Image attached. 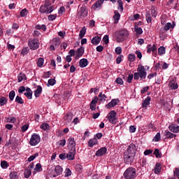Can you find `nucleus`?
<instances>
[{
  "label": "nucleus",
  "instance_id": "3",
  "mask_svg": "<svg viewBox=\"0 0 179 179\" xmlns=\"http://www.w3.org/2000/svg\"><path fill=\"white\" fill-rule=\"evenodd\" d=\"M54 11V6H51L50 0H45V4L39 8L40 13H46L47 15Z\"/></svg>",
  "mask_w": 179,
  "mask_h": 179
},
{
  "label": "nucleus",
  "instance_id": "5",
  "mask_svg": "<svg viewBox=\"0 0 179 179\" xmlns=\"http://www.w3.org/2000/svg\"><path fill=\"white\" fill-rule=\"evenodd\" d=\"M87 15V7H86L85 6H83L81 7L80 6H78V8L77 10V17H78V19H83V17H86Z\"/></svg>",
  "mask_w": 179,
  "mask_h": 179
},
{
  "label": "nucleus",
  "instance_id": "19",
  "mask_svg": "<svg viewBox=\"0 0 179 179\" xmlns=\"http://www.w3.org/2000/svg\"><path fill=\"white\" fill-rule=\"evenodd\" d=\"M169 131L173 132L174 134H178L179 132V126L177 124H171L169 127Z\"/></svg>",
  "mask_w": 179,
  "mask_h": 179
},
{
  "label": "nucleus",
  "instance_id": "24",
  "mask_svg": "<svg viewBox=\"0 0 179 179\" xmlns=\"http://www.w3.org/2000/svg\"><path fill=\"white\" fill-rule=\"evenodd\" d=\"M89 65V62L86 59H81L79 62V66L80 68H86Z\"/></svg>",
  "mask_w": 179,
  "mask_h": 179
},
{
  "label": "nucleus",
  "instance_id": "23",
  "mask_svg": "<svg viewBox=\"0 0 179 179\" xmlns=\"http://www.w3.org/2000/svg\"><path fill=\"white\" fill-rule=\"evenodd\" d=\"M117 104H118V101L117 99H113L106 106V108H111L112 107H115Z\"/></svg>",
  "mask_w": 179,
  "mask_h": 179
},
{
  "label": "nucleus",
  "instance_id": "54",
  "mask_svg": "<svg viewBox=\"0 0 179 179\" xmlns=\"http://www.w3.org/2000/svg\"><path fill=\"white\" fill-rule=\"evenodd\" d=\"M54 85H55V79H49L48 81V86H54Z\"/></svg>",
  "mask_w": 179,
  "mask_h": 179
},
{
  "label": "nucleus",
  "instance_id": "15",
  "mask_svg": "<svg viewBox=\"0 0 179 179\" xmlns=\"http://www.w3.org/2000/svg\"><path fill=\"white\" fill-rule=\"evenodd\" d=\"M169 86L171 90H177V89H178V84L177 83V81L176 80H170Z\"/></svg>",
  "mask_w": 179,
  "mask_h": 179
},
{
  "label": "nucleus",
  "instance_id": "62",
  "mask_svg": "<svg viewBox=\"0 0 179 179\" xmlns=\"http://www.w3.org/2000/svg\"><path fill=\"white\" fill-rule=\"evenodd\" d=\"M174 176L179 179V168H176L173 171Z\"/></svg>",
  "mask_w": 179,
  "mask_h": 179
},
{
  "label": "nucleus",
  "instance_id": "63",
  "mask_svg": "<svg viewBox=\"0 0 179 179\" xmlns=\"http://www.w3.org/2000/svg\"><path fill=\"white\" fill-rule=\"evenodd\" d=\"M148 90H149V86L143 87L142 90H141V94H145V93H146Z\"/></svg>",
  "mask_w": 179,
  "mask_h": 179
},
{
  "label": "nucleus",
  "instance_id": "43",
  "mask_svg": "<svg viewBox=\"0 0 179 179\" xmlns=\"http://www.w3.org/2000/svg\"><path fill=\"white\" fill-rule=\"evenodd\" d=\"M43 65H44V59H43V57H40L38 59L37 66L39 68H41Z\"/></svg>",
  "mask_w": 179,
  "mask_h": 179
},
{
  "label": "nucleus",
  "instance_id": "38",
  "mask_svg": "<svg viewBox=\"0 0 179 179\" xmlns=\"http://www.w3.org/2000/svg\"><path fill=\"white\" fill-rule=\"evenodd\" d=\"M35 29H36V30H43V31H45L47 30V27L44 24H37L36 25Z\"/></svg>",
  "mask_w": 179,
  "mask_h": 179
},
{
  "label": "nucleus",
  "instance_id": "29",
  "mask_svg": "<svg viewBox=\"0 0 179 179\" xmlns=\"http://www.w3.org/2000/svg\"><path fill=\"white\" fill-rule=\"evenodd\" d=\"M43 92V87L38 85L37 89L34 91L35 97H40V94Z\"/></svg>",
  "mask_w": 179,
  "mask_h": 179
},
{
  "label": "nucleus",
  "instance_id": "27",
  "mask_svg": "<svg viewBox=\"0 0 179 179\" xmlns=\"http://www.w3.org/2000/svg\"><path fill=\"white\" fill-rule=\"evenodd\" d=\"M94 145H97V138H91L88 141V146H90V148H93L94 146Z\"/></svg>",
  "mask_w": 179,
  "mask_h": 179
},
{
  "label": "nucleus",
  "instance_id": "13",
  "mask_svg": "<svg viewBox=\"0 0 179 179\" xmlns=\"http://www.w3.org/2000/svg\"><path fill=\"white\" fill-rule=\"evenodd\" d=\"M104 3V0H97L92 6V9L94 10H97L101 9V5Z\"/></svg>",
  "mask_w": 179,
  "mask_h": 179
},
{
  "label": "nucleus",
  "instance_id": "20",
  "mask_svg": "<svg viewBox=\"0 0 179 179\" xmlns=\"http://www.w3.org/2000/svg\"><path fill=\"white\" fill-rule=\"evenodd\" d=\"M26 92H27L24 94V96H27L29 100H31L33 97V92L31 91V89H30L29 87H27Z\"/></svg>",
  "mask_w": 179,
  "mask_h": 179
},
{
  "label": "nucleus",
  "instance_id": "26",
  "mask_svg": "<svg viewBox=\"0 0 179 179\" xmlns=\"http://www.w3.org/2000/svg\"><path fill=\"white\" fill-rule=\"evenodd\" d=\"M27 78H26V75L23 73H20L17 75V82L20 83V82L23 80H26Z\"/></svg>",
  "mask_w": 179,
  "mask_h": 179
},
{
  "label": "nucleus",
  "instance_id": "36",
  "mask_svg": "<svg viewBox=\"0 0 179 179\" xmlns=\"http://www.w3.org/2000/svg\"><path fill=\"white\" fill-rule=\"evenodd\" d=\"M6 103H8V99H6L5 98V96L0 97V106H1V107H3V106H5V104H6Z\"/></svg>",
  "mask_w": 179,
  "mask_h": 179
},
{
  "label": "nucleus",
  "instance_id": "1",
  "mask_svg": "<svg viewBox=\"0 0 179 179\" xmlns=\"http://www.w3.org/2000/svg\"><path fill=\"white\" fill-rule=\"evenodd\" d=\"M150 69V67L149 66H142L138 65L137 68V72L134 73V79L135 80H142V79H146V76H148V73L146 71H149Z\"/></svg>",
  "mask_w": 179,
  "mask_h": 179
},
{
  "label": "nucleus",
  "instance_id": "48",
  "mask_svg": "<svg viewBox=\"0 0 179 179\" xmlns=\"http://www.w3.org/2000/svg\"><path fill=\"white\" fill-rule=\"evenodd\" d=\"M64 120L67 121V122H71L72 121V115L71 113H68L64 116Z\"/></svg>",
  "mask_w": 179,
  "mask_h": 179
},
{
  "label": "nucleus",
  "instance_id": "18",
  "mask_svg": "<svg viewBox=\"0 0 179 179\" xmlns=\"http://www.w3.org/2000/svg\"><path fill=\"white\" fill-rule=\"evenodd\" d=\"M150 100H152V98H150V96H147V98L142 101V107L144 110H146L148 106L150 105Z\"/></svg>",
  "mask_w": 179,
  "mask_h": 179
},
{
  "label": "nucleus",
  "instance_id": "60",
  "mask_svg": "<svg viewBox=\"0 0 179 179\" xmlns=\"http://www.w3.org/2000/svg\"><path fill=\"white\" fill-rule=\"evenodd\" d=\"M59 146H65V145H66V140L65 139H62L60 140L59 142Z\"/></svg>",
  "mask_w": 179,
  "mask_h": 179
},
{
  "label": "nucleus",
  "instance_id": "55",
  "mask_svg": "<svg viewBox=\"0 0 179 179\" xmlns=\"http://www.w3.org/2000/svg\"><path fill=\"white\" fill-rule=\"evenodd\" d=\"M136 56L134 54H129L128 56V59L130 62H134L135 61Z\"/></svg>",
  "mask_w": 179,
  "mask_h": 179
},
{
  "label": "nucleus",
  "instance_id": "7",
  "mask_svg": "<svg viewBox=\"0 0 179 179\" xmlns=\"http://www.w3.org/2000/svg\"><path fill=\"white\" fill-rule=\"evenodd\" d=\"M28 45L33 51L38 50L40 47V41L37 38H31L28 41Z\"/></svg>",
  "mask_w": 179,
  "mask_h": 179
},
{
  "label": "nucleus",
  "instance_id": "10",
  "mask_svg": "<svg viewBox=\"0 0 179 179\" xmlns=\"http://www.w3.org/2000/svg\"><path fill=\"white\" fill-rule=\"evenodd\" d=\"M110 124H117V112L115 110L110 111L106 117Z\"/></svg>",
  "mask_w": 179,
  "mask_h": 179
},
{
  "label": "nucleus",
  "instance_id": "58",
  "mask_svg": "<svg viewBox=\"0 0 179 179\" xmlns=\"http://www.w3.org/2000/svg\"><path fill=\"white\" fill-rule=\"evenodd\" d=\"M69 54L70 57H76V52L73 49L70 50Z\"/></svg>",
  "mask_w": 179,
  "mask_h": 179
},
{
  "label": "nucleus",
  "instance_id": "39",
  "mask_svg": "<svg viewBox=\"0 0 179 179\" xmlns=\"http://www.w3.org/2000/svg\"><path fill=\"white\" fill-rule=\"evenodd\" d=\"M134 31H136V34H138V36H141V34H142V33H143L142 28H141L136 25L134 27Z\"/></svg>",
  "mask_w": 179,
  "mask_h": 179
},
{
  "label": "nucleus",
  "instance_id": "28",
  "mask_svg": "<svg viewBox=\"0 0 179 179\" xmlns=\"http://www.w3.org/2000/svg\"><path fill=\"white\" fill-rule=\"evenodd\" d=\"M76 151L70 152L66 155V158L68 160H75V154Z\"/></svg>",
  "mask_w": 179,
  "mask_h": 179
},
{
  "label": "nucleus",
  "instance_id": "45",
  "mask_svg": "<svg viewBox=\"0 0 179 179\" xmlns=\"http://www.w3.org/2000/svg\"><path fill=\"white\" fill-rule=\"evenodd\" d=\"M29 13V10L27 9L24 8L20 11V16L21 17H24V16H27V14Z\"/></svg>",
  "mask_w": 179,
  "mask_h": 179
},
{
  "label": "nucleus",
  "instance_id": "14",
  "mask_svg": "<svg viewBox=\"0 0 179 179\" xmlns=\"http://www.w3.org/2000/svg\"><path fill=\"white\" fill-rule=\"evenodd\" d=\"M126 153H132L133 155H136V145L134 143H131L127 150L125 151Z\"/></svg>",
  "mask_w": 179,
  "mask_h": 179
},
{
  "label": "nucleus",
  "instance_id": "44",
  "mask_svg": "<svg viewBox=\"0 0 179 179\" xmlns=\"http://www.w3.org/2000/svg\"><path fill=\"white\" fill-rule=\"evenodd\" d=\"M15 96H16V94H15V91L13 90L9 92L8 97L10 101H13Z\"/></svg>",
  "mask_w": 179,
  "mask_h": 179
},
{
  "label": "nucleus",
  "instance_id": "57",
  "mask_svg": "<svg viewBox=\"0 0 179 179\" xmlns=\"http://www.w3.org/2000/svg\"><path fill=\"white\" fill-rule=\"evenodd\" d=\"M71 175H72V171H71V169H66L64 177H69V176H71Z\"/></svg>",
  "mask_w": 179,
  "mask_h": 179
},
{
  "label": "nucleus",
  "instance_id": "6",
  "mask_svg": "<svg viewBox=\"0 0 179 179\" xmlns=\"http://www.w3.org/2000/svg\"><path fill=\"white\" fill-rule=\"evenodd\" d=\"M63 171H64V169L62 168V166L59 165H57L55 167V171H52L50 172H48V174L50 177H51L52 178H55L56 177H58V176H61Z\"/></svg>",
  "mask_w": 179,
  "mask_h": 179
},
{
  "label": "nucleus",
  "instance_id": "47",
  "mask_svg": "<svg viewBox=\"0 0 179 179\" xmlns=\"http://www.w3.org/2000/svg\"><path fill=\"white\" fill-rule=\"evenodd\" d=\"M15 103H17L18 104H23V103H24V101H23V99H22V97L17 96L15 97Z\"/></svg>",
  "mask_w": 179,
  "mask_h": 179
},
{
  "label": "nucleus",
  "instance_id": "8",
  "mask_svg": "<svg viewBox=\"0 0 179 179\" xmlns=\"http://www.w3.org/2000/svg\"><path fill=\"white\" fill-rule=\"evenodd\" d=\"M136 155L133 153H128L125 152L124 153V162L126 164H131V163H134V160L135 159V156Z\"/></svg>",
  "mask_w": 179,
  "mask_h": 179
},
{
  "label": "nucleus",
  "instance_id": "53",
  "mask_svg": "<svg viewBox=\"0 0 179 179\" xmlns=\"http://www.w3.org/2000/svg\"><path fill=\"white\" fill-rule=\"evenodd\" d=\"M151 15L152 17H156L157 16V10L155 8H151Z\"/></svg>",
  "mask_w": 179,
  "mask_h": 179
},
{
  "label": "nucleus",
  "instance_id": "17",
  "mask_svg": "<svg viewBox=\"0 0 179 179\" xmlns=\"http://www.w3.org/2000/svg\"><path fill=\"white\" fill-rule=\"evenodd\" d=\"M176 136H177V134H174L169 131L164 132V139H173V138H176Z\"/></svg>",
  "mask_w": 179,
  "mask_h": 179
},
{
  "label": "nucleus",
  "instance_id": "21",
  "mask_svg": "<svg viewBox=\"0 0 179 179\" xmlns=\"http://www.w3.org/2000/svg\"><path fill=\"white\" fill-rule=\"evenodd\" d=\"M114 13H115L113 15L114 23L117 24V23H118V22L120 21V19H121V15L117 10H115Z\"/></svg>",
  "mask_w": 179,
  "mask_h": 179
},
{
  "label": "nucleus",
  "instance_id": "41",
  "mask_svg": "<svg viewBox=\"0 0 179 179\" xmlns=\"http://www.w3.org/2000/svg\"><path fill=\"white\" fill-rule=\"evenodd\" d=\"M171 29H174V25H172L170 22H167L164 26V30H166V31H169Z\"/></svg>",
  "mask_w": 179,
  "mask_h": 179
},
{
  "label": "nucleus",
  "instance_id": "4",
  "mask_svg": "<svg viewBox=\"0 0 179 179\" xmlns=\"http://www.w3.org/2000/svg\"><path fill=\"white\" fill-rule=\"evenodd\" d=\"M123 176L125 179H135L136 178V169L134 167L127 168Z\"/></svg>",
  "mask_w": 179,
  "mask_h": 179
},
{
  "label": "nucleus",
  "instance_id": "25",
  "mask_svg": "<svg viewBox=\"0 0 179 179\" xmlns=\"http://www.w3.org/2000/svg\"><path fill=\"white\" fill-rule=\"evenodd\" d=\"M157 50V47L156 45H148L147 48V52L148 54H150V52H155Z\"/></svg>",
  "mask_w": 179,
  "mask_h": 179
},
{
  "label": "nucleus",
  "instance_id": "59",
  "mask_svg": "<svg viewBox=\"0 0 179 179\" xmlns=\"http://www.w3.org/2000/svg\"><path fill=\"white\" fill-rule=\"evenodd\" d=\"M29 129V124H24L21 127L22 132H26Z\"/></svg>",
  "mask_w": 179,
  "mask_h": 179
},
{
  "label": "nucleus",
  "instance_id": "16",
  "mask_svg": "<svg viewBox=\"0 0 179 179\" xmlns=\"http://www.w3.org/2000/svg\"><path fill=\"white\" fill-rule=\"evenodd\" d=\"M106 153H107V148L106 147H103L98 150L95 155L97 157H101V156H103V155H106Z\"/></svg>",
  "mask_w": 179,
  "mask_h": 179
},
{
  "label": "nucleus",
  "instance_id": "40",
  "mask_svg": "<svg viewBox=\"0 0 179 179\" xmlns=\"http://www.w3.org/2000/svg\"><path fill=\"white\" fill-rule=\"evenodd\" d=\"M34 171H37L38 173H40L41 171H43V166H41V164L38 163L36 164Z\"/></svg>",
  "mask_w": 179,
  "mask_h": 179
},
{
  "label": "nucleus",
  "instance_id": "46",
  "mask_svg": "<svg viewBox=\"0 0 179 179\" xmlns=\"http://www.w3.org/2000/svg\"><path fill=\"white\" fill-rule=\"evenodd\" d=\"M153 155L157 157V159L162 157V153H160V151L157 148L155 150Z\"/></svg>",
  "mask_w": 179,
  "mask_h": 179
},
{
  "label": "nucleus",
  "instance_id": "50",
  "mask_svg": "<svg viewBox=\"0 0 179 179\" xmlns=\"http://www.w3.org/2000/svg\"><path fill=\"white\" fill-rule=\"evenodd\" d=\"M162 138L161 135H160V132L157 133V134L155 135V136L154 137V138L152 139V141L154 142H159V141H160V138Z\"/></svg>",
  "mask_w": 179,
  "mask_h": 179
},
{
  "label": "nucleus",
  "instance_id": "32",
  "mask_svg": "<svg viewBox=\"0 0 179 179\" xmlns=\"http://www.w3.org/2000/svg\"><path fill=\"white\" fill-rule=\"evenodd\" d=\"M145 19L147 20V23H152V15H150V11L146 12Z\"/></svg>",
  "mask_w": 179,
  "mask_h": 179
},
{
  "label": "nucleus",
  "instance_id": "30",
  "mask_svg": "<svg viewBox=\"0 0 179 179\" xmlns=\"http://www.w3.org/2000/svg\"><path fill=\"white\" fill-rule=\"evenodd\" d=\"M160 171H162V165L160 163H157L155 165V174H159Z\"/></svg>",
  "mask_w": 179,
  "mask_h": 179
},
{
  "label": "nucleus",
  "instance_id": "35",
  "mask_svg": "<svg viewBox=\"0 0 179 179\" xmlns=\"http://www.w3.org/2000/svg\"><path fill=\"white\" fill-rule=\"evenodd\" d=\"M40 128L41 129H43V131H48V129H50V124L47 123H43L41 124Z\"/></svg>",
  "mask_w": 179,
  "mask_h": 179
},
{
  "label": "nucleus",
  "instance_id": "56",
  "mask_svg": "<svg viewBox=\"0 0 179 179\" xmlns=\"http://www.w3.org/2000/svg\"><path fill=\"white\" fill-rule=\"evenodd\" d=\"M115 52L117 55H120L122 52V48L121 47H117Z\"/></svg>",
  "mask_w": 179,
  "mask_h": 179
},
{
  "label": "nucleus",
  "instance_id": "52",
  "mask_svg": "<svg viewBox=\"0 0 179 179\" xmlns=\"http://www.w3.org/2000/svg\"><path fill=\"white\" fill-rule=\"evenodd\" d=\"M1 167L2 169H6L7 167H9V164H8V162H6V161H1Z\"/></svg>",
  "mask_w": 179,
  "mask_h": 179
},
{
  "label": "nucleus",
  "instance_id": "9",
  "mask_svg": "<svg viewBox=\"0 0 179 179\" xmlns=\"http://www.w3.org/2000/svg\"><path fill=\"white\" fill-rule=\"evenodd\" d=\"M40 141H41L40 135L37 134H33L29 141V145H31V146H37V145L40 143Z\"/></svg>",
  "mask_w": 179,
  "mask_h": 179
},
{
  "label": "nucleus",
  "instance_id": "22",
  "mask_svg": "<svg viewBox=\"0 0 179 179\" xmlns=\"http://www.w3.org/2000/svg\"><path fill=\"white\" fill-rule=\"evenodd\" d=\"M100 41H101V38L99 36H94V38H92L91 43L94 45H97L98 44L100 43Z\"/></svg>",
  "mask_w": 179,
  "mask_h": 179
},
{
  "label": "nucleus",
  "instance_id": "31",
  "mask_svg": "<svg viewBox=\"0 0 179 179\" xmlns=\"http://www.w3.org/2000/svg\"><path fill=\"white\" fill-rule=\"evenodd\" d=\"M117 9L120 10V12H124V3H122V0H117Z\"/></svg>",
  "mask_w": 179,
  "mask_h": 179
},
{
  "label": "nucleus",
  "instance_id": "33",
  "mask_svg": "<svg viewBox=\"0 0 179 179\" xmlns=\"http://www.w3.org/2000/svg\"><path fill=\"white\" fill-rule=\"evenodd\" d=\"M158 54L159 55H164L166 54V48L164 46H160L158 49Z\"/></svg>",
  "mask_w": 179,
  "mask_h": 179
},
{
  "label": "nucleus",
  "instance_id": "2",
  "mask_svg": "<svg viewBox=\"0 0 179 179\" xmlns=\"http://www.w3.org/2000/svg\"><path fill=\"white\" fill-rule=\"evenodd\" d=\"M129 36V32L127 29H120L115 32V38L117 43H122L124 40L128 38Z\"/></svg>",
  "mask_w": 179,
  "mask_h": 179
},
{
  "label": "nucleus",
  "instance_id": "37",
  "mask_svg": "<svg viewBox=\"0 0 179 179\" xmlns=\"http://www.w3.org/2000/svg\"><path fill=\"white\" fill-rule=\"evenodd\" d=\"M85 34H86V27H83L80 31V38H83V37H85Z\"/></svg>",
  "mask_w": 179,
  "mask_h": 179
},
{
  "label": "nucleus",
  "instance_id": "64",
  "mask_svg": "<svg viewBox=\"0 0 179 179\" xmlns=\"http://www.w3.org/2000/svg\"><path fill=\"white\" fill-rule=\"evenodd\" d=\"M103 41L104 43L107 44L109 41L108 40V35H105L103 38Z\"/></svg>",
  "mask_w": 179,
  "mask_h": 179
},
{
  "label": "nucleus",
  "instance_id": "34",
  "mask_svg": "<svg viewBox=\"0 0 179 179\" xmlns=\"http://www.w3.org/2000/svg\"><path fill=\"white\" fill-rule=\"evenodd\" d=\"M10 179H19V175H17V172L12 171L10 173Z\"/></svg>",
  "mask_w": 179,
  "mask_h": 179
},
{
  "label": "nucleus",
  "instance_id": "11",
  "mask_svg": "<svg viewBox=\"0 0 179 179\" xmlns=\"http://www.w3.org/2000/svg\"><path fill=\"white\" fill-rule=\"evenodd\" d=\"M68 146L71 150L73 152H76V142L75 141V138L70 137L68 141Z\"/></svg>",
  "mask_w": 179,
  "mask_h": 179
},
{
  "label": "nucleus",
  "instance_id": "42",
  "mask_svg": "<svg viewBox=\"0 0 179 179\" xmlns=\"http://www.w3.org/2000/svg\"><path fill=\"white\" fill-rule=\"evenodd\" d=\"M60 44H61V40L58 38H55L53 40V45L55 47V48H58Z\"/></svg>",
  "mask_w": 179,
  "mask_h": 179
},
{
  "label": "nucleus",
  "instance_id": "61",
  "mask_svg": "<svg viewBox=\"0 0 179 179\" xmlns=\"http://www.w3.org/2000/svg\"><path fill=\"white\" fill-rule=\"evenodd\" d=\"M115 82L117 85H124V80L121 78H117Z\"/></svg>",
  "mask_w": 179,
  "mask_h": 179
},
{
  "label": "nucleus",
  "instance_id": "12",
  "mask_svg": "<svg viewBox=\"0 0 179 179\" xmlns=\"http://www.w3.org/2000/svg\"><path fill=\"white\" fill-rule=\"evenodd\" d=\"M85 54V48L83 46L80 47L76 51L75 59H79Z\"/></svg>",
  "mask_w": 179,
  "mask_h": 179
},
{
  "label": "nucleus",
  "instance_id": "49",
  "mask_svg": "<svg viewBox=\"0 0 179 179\" xmlns=\"http://www.w3.org/2000/svg\"><path fill=\"white\" fill-rule=\"evenodd\" d=\"M98 97L100 98V101H106V99H107V96L103 94V92H100Z\"/></svg>",
  "mask_w": 179,
  "mask_h": 179
},
{
  "label": "nucleus",
  "instance_id": "51",
  "mask_svg": "<svg viewBox=\"0 0 179 179\" xmlns=\"http://www.w3.org/2000/svg\"><path fill=\"white\" fill-rule=\"evenodd\" d=\"M31 176V170L30 169H25L24 171V177L25 178H29Z\"/></svg>",
  "mask_w": 179,
  "mask_h": 179
}]
</instances>
